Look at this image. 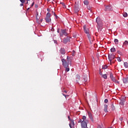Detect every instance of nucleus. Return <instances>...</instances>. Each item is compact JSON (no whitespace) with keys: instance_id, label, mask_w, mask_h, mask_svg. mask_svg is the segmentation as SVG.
Segmentation results:
<instances>
[{"instance_id":"nucleus-1","label":"nucleus","mask_w":128,"mask_h":128,"mask_svg":"<svg viewBox=\"0 0 128 128\" xmlns=\"http://www.w3.org/2000/svg\"><path fill=\"white\" fill-rule=\"evenodd\" d=\"M50 13L48 12L46 15V18H45V20L47 24L50 22H52V18H50Z\"/></svg>"},{"instance_id":"nucleus-2","label":"nucleus","mask_w":128,"mask_h":128,"mask_svg":"<svg viewBox=\"0 0 128 128\" xmlns=\"http://www.w3.org/2000/svg\"><path fill=\"white\" fill-rule=\"evenodd\" d=\"M68 34L66 32V30H61L60 32V36H66Z\"/></svg>"},{"instance_id":"nucleus-3","label":"nucleus","mask_w":128,"mask_h":128,"mask_svg":"<svg viewBox=\"0 0 128 128\" xmlns=\"http://www.w3.org/2000/svg\"><path fill=\"white\" fill-rule=\"evenodd\" d=\"M62 66H64V68H68V66L70 64V62L68 61L66 62V60L62 59Z\"/></svg>"},{"instance_id":"nucleus-4","label":"nucleus","mask_w":128,"mask_h":128,"mask_svg":"<svg viewBox=\"0 0 128 128\" xmlns=\"http://www.w3.org/2000/svg\"><path fill=\"white\" fill-rule=\"evenodd\" d=\"M115 58H116V55H114V53H112L111 54H109L108 56V58L109 62H112V60H114Z\"/></svg>"},{"instance_id":"nucleus-5","label":"nucleus","mask_w":128,"mask_h":128,"mask_svg":"<svg viewBox=\"0 0 128 128\" xmlns=\"http://www.w3.org/2000/svg\"><path fill=\"white\" fill-rule=\"evenodd\" d=\"M96 22L99 28H100L102 26V21L100 18L98 17L96 18Z\"/></svg>"},{"instance_id":"nucleus-6","label":"nucleus","mask_w":128,"mask_h":128,"mask_svg":"<svg viewBox=\"0 0 128 128\" xmlns=\"http://www.w3.org/2000/svg\"><path fill=\"white\" fill-rule=\"evenodd\" d=\"M86 34L90 40V44H92V42H94V37H92V36H91L90 33H87Z\"/></svg>"},{"instance_id":"nucleus-7","label":"nucleus","mask_w":128,"mask_h":128,"mask_svg":"<svg viewBox=\"0 0 128 128\" xmlns=\"http://www.w3.org/2000/svg\"><path fill=\"white\" fill-rule=\"evenodd\" d=\"M112 6L108 5L105 6L104 10L105 12H110V10H112Z\"/></svg>"},{"instance_id":"nucleus-8","label":"nucleus","mask_w":128,"mask_h":128,"mask_svg":"<svg viewBox=\"0 0 128 128\" xmlns=\"http://www.w3.org/2000/svg\"><path fill=\"white\" fill-rule=\"evenodd\" d=\"M86 120H82L81 122V126L82 128H86L88 126V124L86 123Z\"/></svg>"},{"instance_id":"nucleus-9","label":"nucleus","mask_w":128,"mask_h":128,"mask_svg":"<svg viewBox=\"0 0 128 128\" xmlns=\"http://www.w3.org/2000/svg\"><path fill=\"white\" fill-rule=\"evenodd\" d=\"M70 122L69 124V126L70 128H74V120H70Z\"/></svg>"},{"instance_id":"nucleus-10","label":"nucleus","mask_w":128,"mask_h":128,"mask_svg":"<svg viewBox=\"0 0 128 128\" xmlns=\"http://www.w3.org/2000/svg\"><path fill=\"white\" fill-rule=\"evenodd\" d=\"M84 30L85 34H87L90 33V30H88V28H87L86 26H84Z\"/></svg>"},{"instance_id":"nucleus-11","label":"nucleus","mask_w":128,"mask_h":128,"mask_svg":"<svg viewBox=\"0 0 128 128\" xmlns=\"http://www.w3.org/2000/svg\"><path fill=\"white\" fill-rule=\"evenodd\" d=\"M70 42V37H66V38H64L63 39V42L64 44H67Z\"/></svg>"},{"instance_id":"nucleus-12","label":"nucleus","mask_w":128,"mask_h":128,"mask_svg":"<svg viewBox=\"0 0 128 128\" xmlns=\"http://www.w3.org/2000/svg\"><path fill=\"white\" fill-rule=\"evenodd\" d=\"M128 46V40H125L124 43H123V45H122V48H126V46Z\"/></svg>"},{"instance_id":"nucleus-13","label":"nucleus","mask_w":128,"mask_h":128,"mask_svg":"<svg viewBox=\"0 0 128 128\" xmlns=\"http://www.w3.org/2000/svg\"><path fill=\"white\" fill-rule=\"evenodd\" d=\"M60 53L61 54H66V50H64V48H60Z\"/></svg>"},{"instance_id":"nucleus-14","label":"nucleus","mask_w":128,"mask_h":128,"mask_svg":"<svg viewBox=\"0 0 128 128\" xmlns=\"http://www.w3.org/2000/svg\"><path fill=\"white\" fill-rule=\"evenodd\" d=\"M124 84H128V77L123 78Z\"/></svg>"},{"instance_id":"nucleus-15","label":"nucleus","mask_w":128,"mask_h":128,"mask_svg":"<svg viewBox=\"0 0 128 128\" xmlns=\"http://www.w3.org/2000/svg\"><path fill=\"white\" fill-rule=\"evenodd\" d=\"M104 112H108V105L107 104H104Z\"/></svg>"},{"instance_id":"nucleus-16","label":"nucleus","mask_w":128,"mask_h":128,"mask_svg":"<svg viewBox=\"0 0 128 128\" xmlns=\"http://www.w3.org/2000/svg\"><path fill=\"white\" fill-rule=\"evenodd\" d=\"M88 116L90 118V120H92V113L88 112Z\"/></svg>"},{"instance_id":"nucleus-17","label":"nucleus","mask_w":128,"mask_h":128,"mask_svg":"<svg viewBox=\"0 0 128 128\" xmlns=\"http://www.w3.org/2000/svg\"><path fill=\"white\" fill-rule=\"evenodd\" d=\"M124 68H128V62H124Z\"/></svg>"},{"instance_id":"nucleus-18","label":"nucleus","mask_w":128,"mask_h":128,"mask_svg":"<svg viewBox=\"0 0 128 128\" xmlns=\"http://www.w3.org/2000/svg\"><path fill=\"white\" fill-rule=\"evenodd\" d=\"M110 52H116V48H111Z\"/></svg>"},{"instance_id":"nucleus-19","label":"nucleus","mask_w":128,"mask_h":128,"mask_svg":"<svg viewBox=\"0 0 128 128\" xmlns=\"http://www.w3.org/2000/svg\"><path fill=\"white\" fill-rule=\"evenodd\" d=\"M102 76L103 78H104V80H106V78H108V76L106 75V74L102 75Z\"/></svg>"},{"instance_id":"nucleus-20","label":"nucleus","mask_w":128,"mask_h":128,"mask_svg":"<svg viewBox=\"0 0 128 128\" xmlns=\"http://www.w3.org/2000/svg\"><path fill=\"white\" fill-rule=\"evenodd\" d=\"M111 110H116V108L114 107V104H112Z\"/></svg>"},{"instance_id":"nucleus-21","label":"nucleus","mask_w":128,"mask_h":128,"mask_svg":"<svg viewBox=\"0 0 128 128\" xmlns=\"http://www.w3.org/2000/svg\"><path fill=\"white\" fill-rule=\"evenodd\" d=\"M123 16H124V18H126V16H128V13L124 12L123 13Z\"/></svg>"},{"instance_id":"nucleus-22","label":"nucleus","mask_w":128,"mask_h":128,"mask_svg":"<svg viewBox=\"0 0 128 128\" xmlns=\"http://www.w3.org/2000/svg\"><path fill=\"white\" fill-rule=\"evenodd\" d=\"M82 120H85L86 122H88V120H86V116H83L82 118Z\"/></svg>"},{"instance_id":"nucleus-23","label":"nucleus","mask_w":128,"mask_h":128,"mask_svg":"<svg viewBox=\"0 0 128 128\" xmlns=\"http://www.w3.org/2000/svg\"><path fill=\"white\" fill-rule=\"evenodd\" d=\"M115 44H118V40L116 38L114 40Z\"/></svg>"},{"instance_id":"nucleus-24","label":"nucleus","mask_w":128,"mask_h":128,"mask_svg":"<svg viewBox=\"0 0 128 128\" xmlns=\"http://www.w3.org/2000/svg\"><path fill=\"white\" fill-rule=\"evenodd\" d=\"M84 4H86V6H88V0H84Z\"/></svg>"},{"instance_id":"nucleus-25","label":"nucleus","mask_w":128,"mask_h":128,"mask_svg":"<svg viewBox=\"0 0 128 128\" xmlns=\"http://www.w3.org/2000/svg\"><path fill=\"white\" fill-rule=\"evenodd\" d=\"M102 68H103V70H106V68H108V66H106V65L103 66Z\"/></svg>"},{"instance_id":"nucleus-26","label":"nucleus","mask_w":128,"mask_h":128,"mask_svg":"<svg viewBox=\"0 0 128 128\" xmlns=\"http://www.w3.org/2000/svg\"><path fill=\"white\" fill-rule=\"evenodd\" d=\"M110 78L111 80H112V78H114V74H112V73H110Z\"/></svg>"},{"instance_id":"nucleus-27","label":"nucleus","mask_w":128,"mask_h":128,"mask_svg":"<svg viewBox=\"0 0 128 128\" xmlns=\"http://www.w3.org/2000/svg\"><path fill=\"white\" fill-rule=\"evenodd\" d=\"M76 78L77 80H80V76L78 74H77L76 76Z\"/></svg>"},{"instance_id":"nucleus-28","label":"nucleus","mask_w":128,"mask_h":128,"mask_svg":"<svg viewBox=\"0 0 128 128\" xmlns=\"http://www.w3.org/2000/svg\"><path fill=\"white\" fill-rule=\"evenodd\" d=\"M66 72H70V68L65 67Z\"/></svg>"},{"instance_id":"nucleus-29","label":"nucleus","mask_w":128,"mask_h":128,"mask_svg":"<svg viewBox=\"0 0 128 128\" xmlns=\"http://www.w3.org/2000/svg\"><path fill=\"white\" fill-rule=\"evenodd\" d=\"M117 60H118L119 62H122V59H120V57H118L117 58Z\"/></svg>"},{"instance_id":"nucleus-30","label":"nucleus","mask_w":128,"mask_h":128,"mask_svg":"<svg viewBox=\"0 0 128 128\" xmlns=\"http://www.w3.org/2000/svg\"><path fill=\"white\" fill-rule=\"evenodd\" d=\"M112 80V82H116V79L115 78H114V77H113V78H112V79H111Z\"/></svg>"},{"instance_id":"nucleus-31","label":"nucleus","mask_w":128,"mask_h":128,"mask_svg":"<svg viewBox=\"0 0 128 128\" xmlns=\"http://www.w3.org/2000/svg\"><path fill=\"white\" fill-rule=\"evenodd\" d=\"M84 82H88V78L85 77L84 78Z\"/></svg>"},{"instance_id":"nucleus-32","label":"nucleus","mask_w":128,"mask_h":128,"mask_svg":"<svg viewBox=\"0 0 128 128\" xmlns=\"http://www.w3.org/2000/svg\"><path fill=\"white\" fill-rule=\"evenodd\" d=\"M104 102L105 104H108V99H105Z\"/></svg>"},{"instance_id":"nucleus-33","label":"nucleus","mask_w":128,"mask_h":128,"mask_svg":"<svg viewBox=\"0 0 128 128\" xmlns=\"http://www.w3.org/2000/svg\"><path fill=\"white\" fill-rule=\"evenodd\" d=\"M22 4H24L25 0H20Z\"/></svg>"},{"instance_id":"nucleus-34","label":"nucleus","mask_w":128,"mask_h":128,"mask_svg":"<svg viewBox=\"0 0 128 128\" xmlns=\"http://www.w3.org/2000/svg\"><path fill=\"white\" fill-rule=\"evenodd\" d=\"M114 82H116V84H120V82L118 81V80H116V81H115Z\"/></svg>"},{"instance_id":"nucleus-35","label":"nucleus","mask_w":128,"mask_h":128,"mask_svg":"<svg viewBox=\"0 0 128 128\" xmlns=\"http://www.w3.org/2000/svg\"><path fill=\"white\" fill-rule=\"evenodd\" d=\"M54 16H56V19L58 18V16L56 14H54Z\"/></svg>"},{"instance_id":"nucleus-36","label":"nucleus","mask_w":128,"mask_h":128,"mask_svg":"<svg viewBox=\"0 0 128 128\" xmlns=\"http://www.w3.org/2000/svg\"><path fill=\"white\" fill-rule=\"evenodd\" d=\"M62 94L65 96V98H66V96H68L66 95L65 94Z\"/></svg>"},{"instance_id":"nucleus-37","label":"nucleus","mask_w":128,"mask_h":128,"mask_svg":"<svg viewBox=\"0 0 128 128\" xmlns=\"http://www.w3.org/2000/svg\"><path fill=\"white\" fill-rule=\"evenodd\" d=\"M82 119H80L79 120H78V122H82Z\"/></svg>"},{"instance_id":"nucleus-38","label":"nucleus","mask_w":128,"mask_h":128,"mask_svg":"<svg viewBox=\"0 0 128 128\" xmlns=\"http://www.w3.org/2000/svg\"><path fill=\"white\" fill-rule=\"evenodd\" d=\"M54 42L55 43V44H58V41L56 40H54Z\"/></svg>"},{"instance_id":"nucleus-39","label":"nucleus","mask_w":128,"mask_h":128,"mask_svg":"<svg viewBox=\"0 0 128 128\" xmlns=\"http://www.w3.org/2000/svg\"><path fill=\"white\" fill-rule=\"evenodd\" d=\"M57 32H58V34H60V28H58V29L57 30Z\"/></svg>"},{"instance_id":"nucleus-40","label":"nucleus","mask_w":128,"mask_h":128,"mask_svg":"<svg viewBox=\"0 0 128 128\" xmlns=\"http://www.w3.org/2000/svg\"><path fill=\"white\" fill-rule=\"evenodd\" d=\"M60 4H62V6H66V4H64V2H61Z\"/></svg>"},{"instance_id":"nucleus-41","label":"nucleus","mask_w":128,"mask_h":128,"mask_svg":"<svg viewBox=\"0 0 128 128\" xmlns=\"http://www.w3.org/2000/svg\"><path fill=\"white\" fill-rule=\"evenodd\" d=\"M24 6V3H22L21 4H20V6Z\"/></svg>"},{"instance_id":"nucleus-42","label":"nucleus","mask_w":128,"mask_h":128,"mask_svg":"<svg viewBox=\"0 0 128 128\" xmlns=\"http://www.w3.org/2000/svg\"><path fill=\"white\" fill-rule=\"evenodd\" d=\"M47 10H48V12H50V8H48Z\"/></svg>"},{"instance_id":"nucleus-43","label":"nucleus","mask_w":128,"mask_h":128,"mask_svg":"<svg viewBox=\"0 0 128 128\" xmlns=\"http://www.w3.org/2000/svg\"><path fill=\"white\" fill-rule=\"evenodd\" d=\"M68 118L70 120V116H68Z\"/></svg>"},{"instance_id":"nucleus-44","label":"nucleus","mask_w":128,"mask_h":128,"mask_svg":"<svg viewBox=\"0 0 128 128\" xmlns=\"http://www.w3.org/2000/svg\"><path fill=\"white\" fill-rule=\"evenodd\" d=\"M34 2L32 4V6H34Z\"/></svg>"},{"instance_id":"nucleus-45","label":"nucleus","mask_w":128,"mask_h":128,"mask_svg":"<svg viewBox=\"0 0 128 128\" xmlns=\"http://www.w3.org/2000/svg\"><path fill=\"white\" fill-rule=\"evenodd\" d=\"M52 14H53L54 16V14H56V12H54V11H52Z\"/></svg>"},{"instance_id":"nucleus-46","label":"nucleus","mask_w":128,"mask_h":128,"mask_svg":"<svg viewBox=\"0 0 128 128\" xmlns=\"http://www.w3.org/2000/svg\"><path fill=\"white\" fill-rule=\"evenodd\" d=\"M120 120H122V118H120Z\"/></svg>"},{"instance_id":"nucleus-47","label":"nucleus","mask_w":128,"mask_h":128,"mask_svg":"<svg viewBox=\"0 0 128 128\" xmlns=\"http://www.w3.org/2000/svg\"><path fill=\"white\" fill-rule=\"evenodd\" d=\"M100 76H102L103 75L102 73H100Z\"/></svg>"},{"instance_id":"nucleus-48","label":"nucleus","mask_w":128,"mask_h":128,"mask_svg":"<svg viewBox=\"0 0 128 128\" xmlns=\"http://www.w3.org/2000/svg\"><path fill=\"white\" fill-rule=\"evenodd\" d=\"M36 8H38V6L37 5H36Z\"/></svg>"},{"instance_id":"nucleus-49","label":"nucleus","mask_w":128,"mask_h":128,"mask_svg":"<svg viewBox=\"0 0 128 128\" xmlns=\"http://www.w3.org/2000/svg\"><path fill=\"white\" fill-rule=\"evenodd\" d=\"M64 92H65L66 94V92H66V91H64Z\"/></svg>"},{"instance_id":"nucleus-50","label":"nucleus","mask_w":128,"mask_h":128,"mask_svg":"<svg viewBox=\"0 0 128 128\" xmlns=\"http://www.w3.org/2000/svg\"><path fill=\"white\" fill-rule=\"evenodd\" d=\"M47 0V2H50V0Z\"/></svg>"},{"instance_id":"nucleus-51","label":"nucleus","mask_w":128,"mask_h":128,"mask_svg":"<svg viewBox=\"0 0 128 128\" xmlns=\"http://www.w3.org/2000/svg\"><path fill=\"white\" fill-rule=\"evenodd\" d=\"M41 22H42V19L41 20Z\"/></svg>"},{"instance_id":"nucleus-52","label":"nucleus","mask_w":128,"mask_h":128,"mask_svg":"<svg viewBox=\"0 0 128 128\" xmlns=\"http://www.w3.org/2000/svg\"><path fill=\"white\" fill-rule=\"evenodd\" d=\"M28 1V0H27Z\"/></svg>"},{"instance_id":"nucleus-53","label":"nucleus","mask_w":128,"mask_h":128,"mask_svg":"<svg viewBox=\"0 0 128 128\" xmlns=\"http://www.w3.org/2000/svg\"><path fill=\"white\" fill-rule=\"evenodd\" d=\"M36 18H37V20H38V17H36Z\"/></svg>"},{"instance_id":"nucleus-54","label":"nucleus","mask_w":128,"mask_h":128,"mask_svg":"<svg viewBox=\"0 0 128 128\" xmlns=\"http://www.w3.org/2000/svg\"><path fill=\"white\" fill-rule=\"evenodd\" d=\"M28 2H26V4H28Z\"/></svg>"}]
</instances>
